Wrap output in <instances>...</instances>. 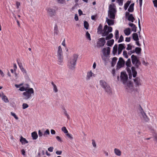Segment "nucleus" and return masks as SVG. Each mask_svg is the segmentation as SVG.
<instances>
[{
	"instance_id": "obj_6",
	"label": "nucleus",
	"mask_w": 157,
	"mask_h": 157,
	"mask_svg": "<svg viewBox=\"0 0 157 157\" xmlns=\"http://www.w3.org/2000/svg\"><path fill=\"white\" fill-rule=\"evenodd\" d=\"M120 77L121 81L122 82L124 85L127 83V81L128 79V77L125 72H121V73Z\"/></svg>"
},
{
	"instance_id": "obj_36",
	"label": "nucleus",
	"mask_w": 157,
	"mask_h": 157,
	"mask_svg": "<svg viewBox=\"0 0 157 157\" xmlns=\"http://www.w3.org/2000/svg\"><path fill=\"white\" fill-rule=\"evenodd\" d=\"M117 59V58L116 57H114L113 58L112 62V64L113 66L115 64Z\"/></svg>"
},
{
	"instance_id": "obj_37",
	"label": "nucleus",
	"mask_w": 157,
	"mask_h": 157,
	"mask_svg": "<svg viewBox=\"0 0 157 157\" xmlns=\"http://www.w3.org/2000/svg\"><path fill=\"white\" fill-rule=\"evenodd\" d=\"M58 4H64L65 3V0H55Z\"/></svg>"
},
{
	"instance_id": "obj_52",
	"label": "nucleus",
	"mask_w": 157,
	"mask_h": 157,
	"mask_svg": "<svg viewBox=\"0 0 157 157\" xmlns=\"http://www.w3.org/2000/svg\"><path fill=\"white\" fill-rule=\"evenodd\" d=\"M29 107V105L26 103H23L22 105V108L25 109Z\"/></svg>"
},
{
	"instance_id": "obj_12",
	"label": "nucleus",
	"mask_w": 157,
	"mask_h": 157,
	"mask_svg": "<svg viewBox=\"0 0 157 157\" xmlns=\"http://www.w3.org/2000/svg\"><path fill=\"white\" fill-rule=\"evenodd\" d=\"M125 48V44H121L118 45V53L119 55L121 52L122 50Z\"/></svg>"
},
{
	"instance_id": "obj_5",
	"label": "nucleus",
	"mask_w": 157,
	"mask_h": 157,
	"mask_svg": "<svg viewBox=\"0 0 157 157\" xmlns=\"http://www.w3.org/2000/svg\"><path fill=\"white\" fill-rule=\"evenodd\" d=\"M46 10L48 15L50 17H52L56 15V12L55 9L50 7L47 8Z\"/></svg>"
},
{
	"instance_id": "obj_51",
	"label": "nucleus",
	"mask_w": 157,
	"mask_h": 157,
	"mask_svg": "<svg viewBox=\"0 0 157 157\" xmlns=\"http://www.w3.org/2000/svg\"><path fill=\"white\" fill-rule=\"evenodd\" d=\"M123 56L126 58H128V56L127 55V52L126 51H124L123 52Z\"/></svg>"
},
{
	"instance_id": "obj_19",
	"label": "nucleus",
	"mask_w": 157,
	"mask_h": 157,
	"mask_svg": "<svg viewBox=\"0 0 157 157\" xmlns=\"http://www.w3.org/2000/svg\"><path fill=\"white\" fill-rule=\"evenodd\" d=\"M57 56H63L62 49L60 46H59L58 48V50L57 52Z\"/></svg>"
},
{
	"instance_id": "obj_25",
	"label": "nucleus",
	"mask_w": 157,
	"mask_h": 157,
	"mask_svg": "<svg viewBox=\"0 0 157 157\" xmlns=\"http://www.w3.org/2000/svg\"><path fill=\"white\" fill-rule=\"evenodd\" d=\"M115 154L118 156H120L121 155V151L117 148H115L114 149Z\"/></svg>"
},
{
	"instance_id": "obj_14",
	"label": "nucleus",
	"mask_w": 157,
	"mask_h": 157,
	"mask_svg": "<svg viewBox=\"0 0 157 157\" xmlns=\"http://www.w3.org/2000/svg\"><path fill=\"white\" fill-rule=\"evenodd\" d=\"M107 94L109 95H111L113 94V91L109 85L106 87L105 89L104 90Z\"/></svg>"
},
{
	"instance_id": "obj_8",
	"label": "nucleus",
	"mask_w": 157,
	"mask_h": 157,
	"mask_svg": "<svg viewBox=\"0 0 157 157\" xmlns=\"http://www.w3.org/2000/svg\"><path fill=\"white\" fill-rule=\"evenodd\" d=\"M105 43V39L103 37L99 38L97 42V45L100 47H102L104 46Z\"/></svg>"
},
{
	"instance_id": "obj_44",
	"label": "nucleus",
	"mask_w": 157,
	"mask_h": 157,
	"mask_svg": "<svg viewBox=\"0 0 157 157\" xmlns=\"http://www.w3.org/2000/svg\"><path fill=\"white\" fill-rule=\"evenodd\" d=\"M63 109L64 110L63 112H64V115H65V116H66L67 117V119H69V118H70L66 110L64 108Z\"/></svg>"
},
{
	"instance_id": "obj_62",
	"label": "nucleus",
	"mask_w": 157,
	"mask_h": 157,
	"mask_svg": "<svg viewBox=\"0 0 157 157\" xmlns=\"http://www.w3.org/2000/svg\"><path fill=\"white\" fill-rule=\"evenodd\" d=\"M56 139L59 142H62V140L60 137L59 136H56Z\"/></svg>"
},
{
	"instance_id": "obj_35",
	"label": "nucleus",
	"mask_w": 157,
	"mask_h": 157,
	"mask_svg": "<svg viewBox=\"0 0 157 157\" xmlns=\"http://www.w3.org/2000/svg\"><path fill=\"white\" fill-rule=\"evenodd\" d=\"M51 84L53 86V90L55 92V93H56L58 92V90L57 88V87L56 85L54 84V82H51Z\"/></svg>"
},
{
	"instance_id": "obj_38",
	"label": "nucleus",
	"mask_w": 157,
	"mask_h": 157,
	"mask_svg": "<svg viewBox=\"0 0 157 157\" xmlns=\"http://www.w3.org/2000/svg\"><path fill=\"white\" fill-rule=\"evenodd\" d=\"M84 28H85L86 29H88L89 26V25L87 21H84Z\"/></svg>"
},
{
	"instance_id": "obj_7",
	"label": "nucleus",
	"mask_w": 157,
	"mask_h": 157,
	"mask_svg": "<svg viewBox=\"0 0 157 157\" xmlns=\"http://www.w3.org/2000/svg\"><path fill=\"white\" fill-rule=\"evenodd\" d=\"M125 61L124 59L121 57L119 58V61L117 63V68H120L124 66Z\"/></svg>"
},
{
	"instance_id": "obj_46",
	"label": "nucleus",
	"mask_w": 157,
	"mask_h": 157,
	"mask_svg": "<svg viewBox=\"0 0 157 157\" xmlns=\"http://www.w3.org/2000/svg\"><path fill=\"white\" fill-rule=\"evenodd\" d=\"M58 28L57 26L56 25H55L54 29V33L57 35L58 34Z\"/></svg>"
},
{
	"instance_id": "obj_22",
	"label": "nucleus",
	"mask_w": 157,
	"mask_h": 157,
	"mask_svg": "<svg viewBox=\"0 0 157 157\" xmlns=\"http://www.w3.org/2000/svg\"><path fill=\"white\" fill-rule=\"evenodd\" d=\"M117 48L118 45L117 44H115L113 47L112 53L113 55H115L117 53L118 51Z\"/></svg>"
},
{
	"instance_id": "obj_40",
	"label": "nucleus",
	"mask_w": 157,
	"mask_h": 157,
	"mask_svg": "<svg viewBox=\"0 0 157 157\" xmlns=\"http://www.w3.org/2000/svg\"><path fill=\"white\" fill-rule=\"evenodd\" d=\"M86 37L88 40H91V38L90 37V33H88V31H87L86 33Z\"/></svg>"
},
{
	"instance_id": "obj_63",
	"label": "nucleus",
	"mask_w": 157,
	"mask_h": 157,
	"mask_svg": "<svg viewBox=\"0 0 157 157\" xmlns=\"http://www.w3.org/2000/svg\"><path fill=\"white\" fill-rule=\"evenodd\" d=\"M62 153V151H57L56 152V153L57 155H60Z\"/></svg>"
},
{
	"instance_id": "obj_48",
	"label": "nucleus",
	"mask_w": 157,
	"mask_h": 157,
	"mask_svg": "<svg viewBox=\"0 0 157 157\" xmlns=\"http://www.w3.org/2000/svg\"><path fill=\"white\" fill-rule=\"evenodd\" d=\"M102 25L100 24L99 25V26L98 27V32L100 31V33L101 32V31L102 30Z\"/></svg>"
},
{
	"instance_id": "obj_42",
	"label": "nucleus",
	"mask_w": 157,
	"mask_h": 157,
	"mask_svg": "<svg viewBox=\"0 0 157 157\" xmlns=\"http://www.w3.org/2000/svg\"><path fill=\"white\" fill-rule=\"evenodd\" d=\"M141 51V48H140L136 47L135 48V52L137 54H139Z\"/></svg>"
},
{
	"instance_id": "obj_24",
	"label": "nucleus",
	"mask_w": 157,
	"mask_h": 157,
	"mask_svg": "<svg viewBox=\"0 0 157 157\" xmlns=\"http://www.w3.org/2000/svg\"><path fill=\"white\" fill-rule=\"evenodd\" d=\"M135 67H131V70L132 72L133 77L134 78L136 77V76L137 72L135 70Z\"/></svg>"
},
{
	"instance_id": "obj_4",
	"label": "nucleus",
	"mask_w": 157,
	"mask_h": 157,
	"mask_svg": "<svg viewBox=\"0 0 157 157\" xmlns=\"http://www.w3.org/2000/svg\"><path fill=\"white\" fill-rule=\"evenodd\" d=\"M34 91L33 89L31 88H29L25 92L23 93V95L24 98L26 100L30 98L31 97V94H33Z\"/></svg>"
},
{
	"instance_id": "obj_45",
	"label": "nucleus",
	"mask_w": 157,
	"mask_h": 157,
	"mask_svg": "<svg viewBox=\"0 0 157 157\" xmlns=\"http://www.w3.org/2000/svg\"><path fill=\"white\" fill-rule=\"evenodd\" d=\"M115 38L116 40L118 39L119 38V31L117 30H116L115 31Z\"/></svg>"
},
{
	"instance_id": "obj_23",
	"label": "nucleus",
	"mask_w": 157,
	"mask_h": 157,
	"mask_svg": "<svg viewBox=\"0 0 157 157\" xmlns=\"http://www.w3.org/2000/svg\"><path fill=\"white\" fill-rule=\"evenodd\" d=\"M20 141L22 144H27L28 143V141L22 136L21 137Z\"/></svg>"
},
{
	"instance_id": "obj_29",
	"label": "nucleus",
	"mask_w": 157,
	"mask_h": 157,
	"mask_svg": "<svg viewBox=\"0 0 157 157\" xmlns=\"http://www.w3.org/2000/svg\"><path fill=\"white\" fill-rule=\"evenodd\" d=\"M134 3L131 4L128 9V11L130 12H132L134 10Z\"/></svg>"
},
{
	"instance_id": "obj_1",
	"label": "nucleus",
	"mask_w": 157,
	"mask_h": 157,
	"mask_svg": "<svg viewBox=\"0 0 157 157\" xmlns=\"http://www.w3.org/2000/svg\"><path fill=\"white\" fill-rule=\"evenodd\" d=\"M78 58V55L77 54H75L68 60L67 66L69 69L72 70L74 69Z\"/></svg>"
},
{
	"instance_id": "obj_59",
	"label": "nucleus",
	"mask_w": 157,
	"mask_h": 157,
	"mask_svg": "<svg viewBox=\"0 0 157 157\" xmlns=\"http://www.w3.org/2000/svg\"><path fill=\"white\" fill-rule=\"evenodd\" d=\"M153 2L154 6L157 8V0H154Z\"/></svg>"
},
{
	"instance_id": "obj_53",
	"label": "nucleus",
	"mask_w": 157,
	"mask_h": 157,
	"mask_svg": "<svg viewBox=\"0 0 157 157\" xmlns=\"http://www.w3.org/2000/svg\"><path fill=\"white\" fill-rule=\"evenodd\" d=\"M117 2L120 6H122L123 4V2L124 0H117Z\"/></svg>"
},
{
	"instance_id": "obj_27",
	"label": "nucleus",
	"mask_w": 157,
	"mask_h": 157,
	"mask_svg": "<svg viewBox=\"0 0 157 157\" xmlns=\"http://www.w3.org/2000/svg\"><path fill=\"white\" fill-rule=\"evenodd\" d=\"M32 136L33 140H36L38 137L37 133L36 132H34L31 133Z\"/></svg>"
},
{
	"instance_id": "obj_28",
	"label": "nucleus",
	"mask_w": 157,
	"mask_h": 157,
	"mask_svg": "<svg viewBox=\"0 0 157 157\" xmlns=\"http://www.w3.org/2000/svg\"><path fill=\"white\" fill-rule=\"evenodd\" d=\"M124 33L125 35L126 36L129 35L131 33L130 29L129 28H128L125 29L124 30Z\"/></svg>"
},
{
	"instance_id": "obj_56",
	"label": "nucleus",
	"mask_w": 157,
	"mask_h": 157,
	"mask_svg": "<svg viewBox=\"0 0 157 157\" xmlns=\"http://www.w3.org/2000/svg\"><path fill=\"white\" fill-rule=\"evenodd\" d=\"M138 26H139V29H140V30L138 32V33H139V35L140 33V31H141V26H140V19L139 18H138Z\"/></svg>"
},
{
	"instance_id": "obj_58",
	"label": "nucleus",
	"mask_w": 157,
	"mask_h": 157,
	"mask_svg": "<svg viewBox=\"0 0 157 157\" xmlns=\"http://www.w3.org/2000/svg\"><path fill=\"white\" fill-rule=\"evenodd\" d=\"M54 148L52 147H50L49 148H48V151L52 152L53 151Z\"/></svg>"
},
{
	"instance_id": "obj_49",
	"label": "nucleus",
	"mask_w": 157,
	"mask_h": 157,
	"mask_svg": "<svg viewBox=\"0 0 157 157\" xmlns=\"http://www.w3.org/2000/svg\"><path fill=\"white\" fill-rule=\"evenodd\" d=\"M11 114L12 116H13L16 120H17L18 119V117L14 113L11 112Z\"/></svg>"
},
{
	"instance_id": "obj_33",
	"label": "nucleus",
	"mask_w": 157,
	"mask_h": 157,
	"mask_svg": "<svg viewBox=\"0 0 157 157\" xmlns=\"http://www.w3.org/2000/svg\"><path fill=\"white\" fill-rule=\"evenodd\" d=\"M125 65L127 67H130L131 66V59H128L125 63Z\"/></svg>"
},
{
	"instance_id": "obj_2",
	"label": "nucleus",
	"mask_w": 157,
	"mask_h": 157,
	"mask_svg": "<svg viewBox=\"0 0 157 157\" xmlns=\"http://www.w3.org/2000/svg\"><path fill=\"white\" fill-rule=\"evenodd\" d=\"M115 7V6L114 4H110L109 6L108 15L111 19H113L115 18V14L117 12Z\"/></svg>"
},
{
	"instance_id": "obj_32",
	"label": "nucleus",
	"mask_w": 157,
	"mask_h": 157,
	"mask_svg": "<svg viewBox=\"0 0 157 157\" xmlns=\"http://www.w3.org/2000/svg\"><path fill=\"white\" fill-rule=\"evenodd\" d=\"M132 38L134 40H138L139 38L138 34L136 33H133L132 34Z\"/></svg>"
},
{
	"instance_id": "obj_10",
	"label": "nucleus",
	"mask_w": 157,
	"mask_h": 157,
	"mask_svg": "<svg viewBox=\"0 0 157 157\" xmlns=\"http://www.w3.org/2000/svg\"><path fill=\"white\" fill-rule=\"evenodd\" d=\"M108 26L107 25H105L104 29L101 32L102 36H105L107 35L109 33L107 30Z\"/></svg>"
},
{
	"instance_id": "obj_50",
	"label": "nucleus",
	"mask_w": 157,
	"mask_h": 157,
	"mask_svg": "<svg viewBox=\"0 0 157 157\" xmlns=\"http://www.w3.org/2000/svg\"><path fill=\"white\" fill-rule=\"evenodd\" d=\"M124 40V38L122 35H121L118 41V43H120Z\"/></svg>"
},
{
	"instance_id": "obj_43",
	"label": "nucleus",
	"mask_w": 157,
	"mask_h": 157,
	"mask_svg": "<svg viewBox=\"0 0 157 157\" xmlns=\"http://www.w3.org/2000/svg\"><path fill=\"white\" fill-rule=\"evenodd\" d=\"M113 37V34L112 33H110L109 35L107 36L105 38V39L106 40H109L112 38Z\"/></svg>"
},
{
	"instance_id": "obj_20",
	"label": "nucleus",
	"mask_w": 157,
	"mask_h": 157,
	"mask_svg": "<svg viewBox=\"0 0 157 157\" xmlns=\"http://www.w3.org/2000/svg\"><path fill=\"white\" fill-rule=\"evenodd\" d=\"M128 25L130 26L132 28V31L136 32V31L137 27L135 25L131 23H130Z\"/></svg>"
},
{
	"instance_id": "obj_41",
	"label": "nucleus",
	"mask_w": 157,
	"mask_h": 157,
	"mask_svg": "<svg viewBox=\"0 0 157 157\" xmlns=\"http://www.w3.org/2000/svg\"><path fill=\"white\" fill-rule=\"evenodd\" d=\"M50 134L49 131L48 129H47L46 131H45L44 134L43 136L45 137H46L48 135H49Z\"/></svg>"
},
{
	"instance_id": "obj_17",
	"label": "nucleus",
	"mask_w": 157,
	"mask_h": 157,
	"mask_svg": "<svg viewBox=\"0 0 157 157\" xmlns=\"http://www.w3.org/2000/svg\"><path fill=\"white\" fill-rule=\"evenodd\" d=\"M0 97H2V99L6 103H7L9 102L7 98L4 95L3 93L2 94H0Z\"/></svg>"
},
{
	"instance_id": "obj_3",
	"label": "nucleus",
	"mask_w": 157,
	"mask_h": 157,
	"mask_svg": "<svg viewBox=\"0 0 157 157\" xmlns=\"http://www.w3.org/2000/svg\"><path fill=\"white\" fill-rule=\"evenodd\" d=\"M132 63L134 66L137 68H138L141 65V63L136 56L132 55L131 56Z\"/></svg>"
},
{
	"instance_id": "obj_47",
	"label": "nucleus",
	"mask_w": 157,
	"mask_h": 157,
	"mask_svg": "<svg viewBox=\"0 0 157 157\" xmlns=\"http://www.w3.org/2000/svg\"><path fill=\"white\" fill-rule=\"evenodd\" d=\"M61 130L65 133H67L68 132V131L65 127H63L62 128Z\"/></svg>"
},
{
	"instance_id": "obj_61",
	"label": "nucleus",
	"mask_w": 157,
	"mask_h": 157,
	"mask_svg": "<svg viewBox=\"0 0 157 157\" xmlns=\"http://www.w3.org/2000/svg\"><path fill=\"white\" fill-rule=\"evenodd\" d=\"M21 70L24 74H25V75L27 74V72H26V71L25 70V69L24 68V67L23 68H22L21 69Z\"/></svg>"
},
{
	"instance_id": "obj_26",
	"label": "nucleus",
	"mask_w": 157,
	"mask_h": 157,
	"mask_svg": "<svg viewBox=\"0 0 157 157\" xmlns=\"http://www.w3.org/2000/svg\"><path fill=\"white\" fill-rule=\"evenodd\" d=\"M29 88V85L28 84H26V86H23L20 88L19 90L21 91H26Z\"/></svg>"
},
{
	"instance_id": "obj_64",
	"label": "nucleus",
	"mask_w": 157,
	"mask_h": 157,
	"mask_svg": "<svg viewBox=\"0 0 157 157\" xmlns=\"http://www.w3.org/2000/svg\"><path fill=\"white\" fill-rule=\"evenodd\" d=\"M19 66L21 70L22 68H23V67L22 66V64L21 63H18Z\"/></svg>"
},
{
	"instance_id": "obj_31",
	"label": "nucleus",
	"mask_w": 157,
	"mask_h": 157,
	"mask_svg": "<svg viewBox=\"0 0 157 157\" xmlns=\"http://www.w3.org/2000/svg\"><path fill=\"white\" fill-rule=\"evenodd\" d=\"M128 19L129 21H131L132 22H133L135 20V18L133 17L132 14H130L129 16H128Z\"/></svg>"
},
{
	"instance_id": "obj_11",
	"label": "nucleus",
	"mask_w": 157,
	"mask_h": 157,
	"mask_svg": "<svg viewBox=\"0 0 157 157\" xmlns=\"http://www.w3.org/2000/svg\"><path fill=\"white\" fill-rule=\"evenodd\" d=\"M99 83L100 85L104 90L109 85L105 81L103 80L100 81Z\"/></svg>"
},
{
	"instance_id": "obj_54",
	"label": "nucleus",
	"mask_w": 157,
	"mask_h": 157,
	"mask_svg": "<svg viewBox=\"0 0 157 157\" xmlns=\"http://www.w3.org/2000/svg\"><path fill=\"white\" fill-rule=\"evenodd\" d=\"M132 49V46L131 44H128L127 45V47L126 48V50H131Z\"/></svg>"
},
{
	"instance_id": "obj_60",
	"label": "nucleus",
	"mask_w": 157,
	"mask_h": 157,
	"mask_svg": "<svg viewBox=\"0 0 157 157\" xmlns=\"http://www.w3.org/2000/svg\"><path fill=\"white\" fill-rule=\"evenodd\" d=\"M66 135L71 140L73 139L72 137L70 134L68 133H67Z\"/></svg>"
},
{
	"instance_id": "obj_21",
	"label": "nucleus",
	"mask_w": 157,
	"mask_h": 157,
	"mask_svg": "<svg viewBox=\"0 0 157 157\" xmlns=\"http://www.w3.org/2000/svg\"><path fill=\"white\" fill-rule=\"evenodd\" d=\"M58 57V63L60 65H62L63 60V56H57Z\"/></svg>"
},
{
	"instance_id": "obj_34",
	"label": "nucleus",
	"mask_w": 157,
	"mask_h": 157,
	"mask_svg": "<svg viewBox=\"0 0 157 157\" xmlns=\"http://www.w3.org/2000/svg\"><path fill=\"white\" fill-rule=\"evenodd\" d=\"M114 40L113 39L107 41V45L109 46H111L114 43Z\"/></svg>"
},
{
	"instance_id": "obj_15",
	"label": "nucleus",
	"mask_w": 157,
	"mask_h": 157,
	"mask_svg": "<svg viewBox=\"0 0 157 157\" xmlns=\"http://www.w3.org/2000/svg\"><path fill=\"white\" fill-rule=\"evenodd\" d=\"M95 76V75L91 71L87 72L86 79L87 80H89L92 76Z\"/></svg>"
},
{
	"instance_id": "obj_57",
	"label": "nucleus",
	"mask_w": 157,
	"mask_h": 157,
	"mask_svg": "<svg viewBox=\"0 0 157 157\" xmlns=\"http://www.w3.org/2000/svg\"><path fill=\"white\" fill-rule=\"evenodd\" d=\"M107 31L109 33V32H111L112 31V27L109 26H108L107 28Z\"/></svg>"
},
{
	"instance_id": "obj_9",
	"label": "nucleus",
	"mask_w": 157,
	"mask_h": 157,
	"mask_svg": "<svg viewBox=\"0 0 157 157\" xmlns=\"http://www.w3.org/2000/svg\"><path fill=\"white\" fill-rule=\"evenodd\" d=\"M126 89L128 92H130L132 91L133 87L132 84L130 82L127 83L124 85Z\"/></svg>"
},
{
	"instance_id": "obj_55",
	"label": "nucleus",
	"mask_w": 157,
	"mask_h": 157,
	"mask_svg": "<svg viewBox=\"0 0 157 157\" xmlns=\"http://www.w3.org/2000/svg\"><path fill=\"white\" fill-rule=\"evenodd\" d=\"M92 144L94 148H96V144L95 140H92Z\"/></svg>"
},
{
	"instance_id": "obj_13",
	"label": "nucleus",
	"mask_w": 157,
	"mask_h": 157,
	"mask_svg": "<svg viewBox=\"0 0 157 157\" xmlns=\"http://www.w3.org/2000/svg\"><path fill=\"white\" fill-rule=\"evenodd\" d=\"M133 81L136 86H139L141 85V80L140 78L137 77L133 79Z\"/></svg>"
},
{
	"instance_id": "obj_30",
	"label": "nucleus",
	"mask_w": 157,
	"mask_h": 157,
	"mask_svg": "<svg viewBox=\"0 0 157 157\" xmlns=\"http://www.w3.org/2000/svg\"><path fill=\"white\" fill-rule=\"evenodd\" d=\"M106 21H107L109 25H113L114 24L113 21L109 19L108 18H106Z\"/></svg>"
},
{
	"instance_id": "obj_16",
	"label": "nucleus",
	"mask_w": 157,
	"mask_h": 157,
	"mask_svg": "<svg viewBox=\"0 0 157 157\" xmlns=\"http://www.w3.org/2000/svg\"><path fill=\"white\" fill-rule=\"evenodd\" d=\"M110 48L109 47H107V50L106 48H104L102 50V52L104 56L108 55L110 53Z\"/></svg>"
},
{
	"instance_id": "obj_18",
	"label": "nucleus",
	"mask_w": 157,
	"mask_h": 157,
	"mask_svg": "<svg viewBox=\"0 0 157 157\" xmlns=\"http://www.w3.org/2000/svg\"><path fill=\"white\" fill-rule=\"evenodd\" d=\"M141 113L143 116L144 119L145 121H147L148 120V118L143 109H142V110L141 111Z\"/></svg>"
},
{
	"instance_id": "obj_39",
	"label": "nucleus",
	"mask_w": 157,
	"mask_h": 157,
	"mask_svg": "<svg viewBox=\"0 0 157 157\" xmlns=\"http://www.w3.org/2000/svg\"><path fill=\"white\" fill-rule=\"evenodd\" d=\"M128 67H127L126 69H127L128 72V73L129 78L130 79L132 77V73H131V71L130 69Z\"/></svg>"
}]
</instances>
